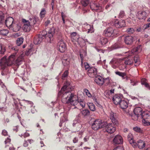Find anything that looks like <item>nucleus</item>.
<instances>
[{
	"instance_id": "3c124183",
	"label": "nucleus",
	"mask_w": 150,
	"mask_h": 150,
	"mask_svg": "<svg viewBox=\"0 0 150 150\" xmlns=\"http://www.w3.org/2000/svg\"><path fill=\"white\" fill-rule=\"evenodd\" d=\"M150 27V23L144 25L142 27V29L143 30H145L148 28Z\"/></svg>"
},
{
	"instance_id": "9d476101",
	"label": "nucleus",
	"mask_w": 150,
	"mask_h": 150,
	"mask_svg": "<svg viewBox=\"0 0 150 150\" xmlns=\"http://www.w3.org/2000/svg\"><path fill=\"white\" fill-rule=\"evenodd\" d=\"M122 95L119 94H116L114 95L112 98L113 102L116 105L119 104L122 100Z\"/></svg>"
},
{
	"instance_id": "680f3d73",
	"label": "nucleus",
	"mask_w": 150,
	"mask_h": 150,
	"mask_svg": "<svg viewBox=\"0 0 150 150\" xmlns=\"http://www.w3.org/2000/svg\"><path fill=\"white\" fill-rule=\"evenodd\" d=\"M73 142L74 143H77L78 142V139L77 137H74L73 139Z\"/></svg>"
},
{
	"instance_id": "9b49d317",
	"label": "nucleus",
	"mask_w": 150,
	"mask_h": 150,
	"mask_svg": "<svg viewBox=\"0 0 150 150\" xmlns=\"http://www.w3.org/2000/svg\"><path fill=\"white\" fill-rule=\"evenodd\" d=\"M90 8L93 11H100L102 9V7L96 2H92L91 3Z\"/></svg>"
},
{
	"instance_id": "4d7b16f0",
	"label": "nucleus",
	"mask_w": 150,
	"mask_h": 150,
	"mask_svg": "<svg viewBox=\"0 0 150 150\" xmlns=\"http://www.w3.org/2000/svg\"><path fill=\"white\" fill-rule=\"evenodd\" d=\"M125 72H122L120 71H116L115 72V74L119 75V76H121L124 74Z\"/></svg>"
},
{
	"instance_id": "dca6fc26",
	"label": "nucleus",
	"mask_w": 150,
	"mask_h": 150,
	"mask_svg": "<svg viewBox=\"0 0 150 150\" xmlns=\"http://www.w3.org/2000/svg\"><path fill=\"white\" fill-rule=\"evenodd\" d=\"M115 91V89L112 88L110 90H107L105 92L104 95L105 96L109 99L112 98V94L114 93Z\"/></svg>"
},
{
	"instance_id": "37998d69",
	"label": "nucleus",
	"mask_w": 150,
	"mask_h": 150,
	"mask_svg": "<svg viewBox=\"0 0 150 150\" xmlns=\"http://www.w3.org/2000/svg\"><path fill=\"white\" fill-rule=\"evenodd\" d=\"M86 26L87 28H88V31L87 33H92L93 32L91 30L93 29L92 27L89 25H87Z\"/></svg>"
},
{
	"instance_id": "1a4fd4ad",
	"label": "nucleus",
	"mask_w": 150,
	"mask_h": 150,
	"mask_svg": "<svg viewBox=\"0 0 150 150\" xmlns=\"http://www.w3.org/2000/svg\"><path fill=\"white\" fill-rule=\"evenodd\" d=\"M58 45L59 46V50L61 52H64L67 49L66 43L63 40H60L58 43Z\"/></svg>"
},
{
	"instance_id": "aec40b11",
	"label": "nucleus",
	"mask_w": 150,
	"mask_h": 150,
	"mask_svg": "<svg viewBox=\"0 0 150 150\" xmlns=\"http://www.w3.org/2000/svg\"><path fill=\"white\" fill-rule=\"evenodd\" d=\"M41 36L37 35L35 38L34 39V43L35 45H38L40 44L42 41V40L44 39L42 38Z\"/></svg>"
},
{
	"instance_id": "a18cd8bd",
	"label": "nucleus",
	"mask_w": 150,
	"mask_h": 150,
	"mask_svg": "<svg viewBox=\"0 0 150 150\" xmlns=\"http://www.w3.org/2000/svg\"><path fill=\"white\" fill-rule=\"evenodd\" d=\"M125 16V12L124 11H120L118 17L120 18H123Z\"/></svg>"
},
{
	"instance_id": "f704fd0d",
	"label": "nucleus",
	"mask_w": 150,
	"mask_h": 150,
	"mask_svg": "<svg viewBox=\"0 0 150 150\" xmlns=\"http://www.w3.org/2000/svg\"><path fill=\"white\" fill-rule=\"evenodd\" d=\"M134 60L135 63L136 64L135 65V66H137L140 64V62L139 59L137 56L134 57Z\"/></svg>"
},
{
	"instance_id": "f03ea898",
	"label": "nucleus",
	"mask_w": 150,
	"mask_h": 150,
	"mask_svg": "<svg viewBox=\"0 0 150 150\" xmlns=\"http://www.w3.org/2000/svg\"><path fill=\"white\" fill-rule=\"evenodd\" d=\"M10 48L15 51V53L9 56L8 59L4 57L2 58L0 62V66L1 69H4L8 66H10L14 64L16 65L20 64V62L23 59V56L18 57L17 52L18 49L16 47H11Z\"/></svg>"
},
{
	"instance_id": "72a5a7b5",
	"label": "nucleus",
	"mask_w": 150,
	"mask_h": 150,
	"mask_svg": "<svg viewBox=\"0 0 150 150\" xmlns=\"http://www.w3.org/2000/svg\"><path fill=\"white\" fill-rule=\"evenodd\" d=\"M8 33V30L6 29H3L0 31V34L3 35H6Z\"/></svg>"
},
{
	"instance_id": "4468645a",
	"label": "nucleus",
	"mask_w": 150,
	"mask_h": 150,
	"mask_svg": "<svg viewBox=\"0 0 150 150\" xmlns=\"http://www.w3.org/2000/svg\"><path fill=\"white\" fill-rule=\"evenodd\" d=\"M114 30L112 28H109L105 30V35L107 37H109L114 35Z\"/></svg>"
},
{
	"instance_id": "c85d7f7f",
	"label": "nucleus",
	"mask_w": 150,
	"mask_h": 150,
	"mask_svg": "<svg viewBox=\"0 0 150 150\" xmlns=\"http://www.w3.org/2000/svg\"><path fill=\"white\" fill-rule=\"evenodd\" d=\"M31 26V25H23V28L24 31L26 32H28L29 31L30 29Z\"/></svg>"
},
{
	"instance_id": "09e8293b",
	"label": "nucleus",
	"mask_w": 150,
	"mask_h": 150,
	"mask_svg": "<svg viewBox=\"0 0 150 150\" xmlns=\"http://www.w3.org/2000/svg\"><path fill=\"white\" fill-rule=\"evenodd\" d=\"M23 101L25 102V103H27V104H29L30 105V106L31 107L33 106V103L30 101L25 100L24 99H23L22 100Z\"/></svg>"
},
{
	"instance_id": "7ed1b4c3",
	"label": "nucleus",
	"mask_w": 150,
	"mask_h": 150,
	"mask_svg": "<svg viewBox=\"0 0 150 150\" xmlns=\"http://www.w3.org/2000/svg\"><path fill=\"white\" fill-rule=\"evenodd\" d=\"M97 72V70L96 68L91 67L88 69L87 74L91 77L93 78L96 77L95 81L98 85L101 86L103 84V78L100 76H96Z\"/></svg>"
},
{
	"instance_id": "13d9d810",
	"label": "nucleus",
	"mask_w": 150,
	"mask_h": 150,
	"mask_svg": "<svg viewBox=\"0 0 150 150\" xmlns=\"http://www.w3.org/2000/svg\"><path fill=\"white\" fill-rule=\"evenodd\" d=\"M29 134L28 133H25L23 135L21 134V136L20 135H19L21 137H22L23 136V137L24 138H25L27 137H28L29 136Z\"/></svg>"
},
{
	"instance_id": "774afa93",
	"label": "nucleus",
	"mask_w": 150,
	"mask_h": 150,
	"mask_svg": "<svg viewBox=\"0 0 150 150\" xmlns=\"http://www.w3.org/2000/svg\"><path fill=\"white\" fill-rule=\"evenodd\" d=\"M130 81H131V83H132V85L134 86L136 85L137 82H135L132 80H130Z\"/></svg>"
},
{
	"instance_id": "6e6d98bb",
	"label": "nucleus",
	"mask_w": 150,
	"mask_h": 150,
	"mask_svg": "<svg viewBox=\"0 0 150 150\" xmlns=\"http://www.w3.org/2000/svg\"><path fill=\"white\" fill-rule=\"evenodd\" d=\"M62 62L63 63L66 64L67 65H68L69 63V61H68L67 59H63Z\"/></svg>"
},
{
	"instance_id": "f3484780",
	"label": "nucleus",
	"mask_w": 150,
	"mask_h": 150,
	"mask_svg": "<svg viewBox=\"0 0 150 150\" xmlns=\"http://www.w3.org/2000/svg\"><path fill=\"white\" fill-rule=\"evenodd\" d=\"M14 23L13 19L12 17H9L7 18L5 20L6 25L7 27H8L9 28L12 26Z\"/></svg>"
},
{
	"instance_id": "58836bf2",
	"label": "nucleus",
	"mask_w": 150,
	"mask_h": 150,
	"mask_svg": "<svg viewBox=\"0 0 150 150\" xmlns=\"http://www.w3.org/2000/svg\"><path fill=\"white\" fill-rule=\"evenodd\" d=\"M110 82V80L108 77L104 79V83L105 84V85L107 86L108 85Z\"/></svg>"
},
{
	"instance_id": "423d86ee",
	"label": "nucleus",
	"mask_w": 150,
	"mask_h": 150,
	"mask_svg": "<svg viewBox=\"0 0 150 150\" xmlns=\"http://www.w3.org/2000/svg\"><path fill=\"white\" fill-rule=\"evenodd\" d=\"M107 132L110 134H112L116 130V127L113 126L112 123H108L106 122H104V127Z\"/></svg>"
},
{
	"instance_id": "2eb2a0df",
	"label": "nucleus",
	"mask_w": 150,
	"mask_h": 150,
	"mask_svg": "<svg viewBox=\"0 0 150 150\" xmlns=\"http://www.w3.org/2000/svg\"><path fill=\"white\" fill-rule=\"evenodd\" d=\"M123 139L120 135H116L113 139V142L115 144H119L122 143Z\"/></svg>"
},
{
	"instance_id": "de8ad7c7",
	"label": "nucleus",
	"mask_w": 150,
	"mask_h": 150,
	"mask_svg": "<svg viewBox=\"0 0 150 150\" xmlns=\"http://www.w3.org/2000/svg\"><path fill=\"white\" fill-rule=\"evenodd\" d=\"M133 130L138 132H142V130L141 129V128L140 127H135L133 128Z\"/></svg>"
},
{
	"instance_id": "4be33fe9",
	"label": "nucleus",
	"mask_w": 150,
	"mask_h": 150,
	"mask_svg": "<svg viewBox=\"0 0 150 150\" xmlns=\"http://www.w3.org/2000/svg\"><path fill=\"white\" fill-rule=\"evenodd\" d=\"M120 107L122 109H126L128 106V104L127 101L122 100L119 104Z\"/></svg>"
},
{
	"instance_id": "ea45409f",
	"label": "nucleus",
	"mask_w": 150,
	"mask_h": 150,
	"mask_svg": "<svg viewBox=\"0 0 150 150\" xmlns=\"http://www.w3.org/2000/svg\"><path fill=\"white\" fill-rule=\"evenodd\" d=\"M22 22L24 24V25H31L30 21H29L26 20L25 19H23Z\"/></svg>"
},
{
	"instance_id": "39448f33",
	"label": "nucleus",
	"mask_w": 150,
	"mask_h": 150,
	"mask_svg": "<svg viewBox=\"0 0 150 150\" xmlns=\"http://www.w3.org/2000/svg\"><path fill=\"white\" fill-rule=\"evenodd\" d=\"M103 125L102 120L100 119L95 120L91 125L92 129L94 130H97L103 128Z\"/></svg>"
},
{
	"instance_id": "864d4df0",
	"label": "nucleus",
	"mask_w": 150,
	"mask_h": 150,
	"mask_svg": "<svg viewBox=\"0 0 150 150\" xmlns=\"http://www.w3.org/2000/svg\"><path fill=\"white\" fill-rule=\"evenodd\" d=\"M77 35H77L76 33V32H73L71 34V38H72L73 39L74 37H76Z\"/></svg>"
},
{
	"instance_id": "c9c22d12",
	"label": "nucleus",
	"mask_w": 150,
	"mask_h": 150,
	"mask_svg": "<svg viewBox=\"0 0 150 150\" xmlns=\"http://www.w3.org/2000/svg\"><path fill=\"white\" fill-rule=\"evenodd\" d=\"M79 37L78 35H77L76 37H74L73 39L72 38H71V41L73 42L74 43L75 42H77L79 43Z\"/></svg>"
},
{
	"instance_id": "a211bd4d",
	"label": "nucleus",
	"mask_w": 150,
	"mask_h": 150,
	"mask_svg": "<svg viewBox=\"0 0 150 150\" xmlns=\"http://www.w3.org/2000/svg\"><path fill=\"white\" fill-rule=\"evenodd\" d=\"M133 38L131 36H127L124 39L125 43L127 45H131L133 42Z\"/></svg>"
},
{
	"instance_id": "c756f323",
	"label": "nucleus",
	"mask_w": 150,
	"mask_h": 150,
	"mask_svg": "<svg viewBox=\"0 0 150 150\" xmlns=\"http://www.w3.org/2000/svg\"><path fill=\"white\" fill-rule=\"evenodd\" d=\"M89 0H81L80 3L81 5L83 6H86L89 4Z\"/></svg>"
},
{
	"instance_id": "4c0bfd02",
	"label": "nucleus",
	"mask_w": 150,
	"mask_h": 150,
	"mask_svg": "<svg viewBox=\"0 0 150 150\" xmlns=\"http://www.w3.org/2000/svg\"><path fill=\"white\" fill-rule=\"evenodd\" d=\"M11 139L8 137L4 141V143L6 145V146H8L9 144H10Z\"/></svg>"
},
{
	"instance_id": "bb28decb",
	"label": "nucleus",
	"mask_w": 150,
	"mask_h": 150,
	"mask_svg": "<svg viewBox=\"0 0 150 150\" xmlns=\"http://www.w3.org/2000/svg\"><path fill=\"white\" fill-rule=\"evenodd\" d=\"M127 139L129 143L132 145L134 142L133 139L132 134L131 133H129L128 134L127 136Z\"/></svg>"
},
{
	"instance_id": "ddd939ff",
	"label": "nucleus",
	"mask_w": 150,
	"mask_h": 150,
	"mask_svg": "<svg viewBox=\"0 0 150 150\" xmlns=\"http://www.w3.org/2000/svg\"><path fill=\"white\" fill-rule=\"evenodd\" d=\"M115 25L117 28H121L125 26V22L124 20H121L119 21L117 20H116L115 22Z\"/></svg>"
},
{
	"instance_id": "e2e57ef3",
	"label": "nucleus",
	"mask_w": 150,
	"mask_h": 150,
	"mask_svg": "<svg viewBox=\"0 0 150 150\" xmlns=\"http://www.w3.org/2000/svg\"><path fill=\"white\" fill-rule=\"evenodd\" d=\"M2 134L4 136H6L7 134V132L5 130H3L2 131Z\"/></svg>"
},
{
	"instance_id": "8fccbe9b",
	"label": "nucleus",
	"mask_w": 150,
	"mask_h": 150,
	"mask_svg": "<svg viewBox=\"0 0 150 150\" xmlns=\"http://www.w3.org/2000/svg\"><path fill=\"white\" fill-rule=\"evenodd\" d=\"M84 92L86 93V95L88 97H91V95L88 89H85Z\"/></svg>"
},
{
	"instance_id": "412c9836",
	"label": "nucleus",
	"mask_w": 150,
	"mask_h": 150,
	"mask_svg": "<svg viewBox=\"0 0 150 150\" xmlns=\"http://www.w3.org/2000/svg\"><path fill=\"white\" fill-rule=\"evenodd\" d=\"M146 13L144 11L139 12L137 13V17L139 19H142L146 17Z\"/></svg>"
},
{
	"instance_id": "79ce46f5",
	"label": "nucleus",
	"mask_w": 150,
	"mask_h": 150,
	"mask_svg": "<svg viewBox=\"0 0 150 150\" xmlns=\"http://www.w3.org/2000/svg\"><path fill=\"white\" fill-rule=\"evenodd\" d=\"M30 24L31 25H34L36 23V21L34 18H30L29 19Z\"/></svg>"
},
{
	"instance_id": "b1692460",
	"label": "nucleus",
	"mask_w": 150,
	"mask_h": 150,
	"mask_svg": "<svg viewBox=\"0 0 150 150\" xmlns=\"http://www.w3.org/2000/svg\"><path fill=\"white\" fill-rule=\"evenodd\" d=\"M1 49L0 50V54L4 55L6 51V47L5 45L2 44H0Z\"/></svg>"
},
{
	"instance_id": "2f4dec72",
	"label": "nucleus",
	"mask_w": 150,
	"mask_h": 150,
	"mask_svg": "<svg viewBox=\"0 0 150 150\" xmlns=\"http://www.w3.org/2000/svg\"><path fill=\"white\" fill-rule=\"evenodd\" d=\"M133 63V59L127 58L125 60V63L126 64L131 65Z\"/></svg>"
},
{
	"instance_id": "052dcab7",
	"label": "nucleus",
	"mask_w": 150,
	"mask_h": 150,
	"mask_svg": "<svg viewBox=\"0 0 150 150\" xmlns=\"http://www.w3.org/2000/svg\"><path fill=\"white\" fill-rule=\"evenodd\" d=\"M80 118L81 117L80 116V115H79L76 117L75 120H77V121L78 122V123H79L81 122Z\"/></svg>"
},
{
	"instance_id": "f257e3e1",
	"label": "nucleus",
	"mask_w": 150,
	"mask_h": 150,
	"mask_svg": "<svg viewBox=\"0 0 150 150\" xmlns=\"http://www.w3.org/2000/svg\"><path fill=\"white\" fill-rule=\"evenodd\" d=\"M74 88L71 83L67 81L64 83V86L58 93V96H62V102L64 103H70L71 105L75 106L78 104L83 108L85 105V102L82 100H78V97L71 91Z\"/></svg>"
},
{
	"instance_id": "20e7f679",
	"label": "nucleus",
	"mask_w": 150,
	"mask_h": 150,
	"mask_svg": "<svg viewBox=\"0 0 150 150\" xmlns=\"http://www.w3.org/2000/svg\"><path fill=\"white\" fill-rule=\"evenodd\" d=\"M55 30L54 28H51L47 33L45 30L40 32L39 35L41 36L44 39L45 38V41L48 42H51L53 39V35L55 33Z\"/></svg>"
},
{
	"instance_id": "393cba45",
	"label": "nucleus",
	"mask_w": 150,
	"mask_h": 150,
	"mask_svg": "<svg viewBox=\"0 0 150 150\" xmlns=\"http://www.w3.org/2000/svg\"><path fill=\"white\" fill-rule=\"evenodd\" d=\"M141 117L143 119V120H147L150 117V116L149 115V114L147 112H142Z\"/></svg>"
},
{
	"instance_id": "c03bdc74",
	"label": "nucleus",
	"mask_w": 150,
	"mask_h": 150,
	"mask_svg": "<svg viewBox=\"0 0 150 150\" xmlns=\"http://www.w3.org/2000/svg\"><path fill=\"white\" fill-rule=\"evenodd\" d=\"M142 122L145 125L149 126L150 125V122L147 120H143Z\"/></svg>"
},
{
	"instance_id": "bf43d9fd",
	"label": "nucleus",
	"mask_w": 150,
	"mask_h": 150,
	"mask_svg": "<svg viewBox=\"0 0 150 150\" xmlns=\"http://www.w3.org/2000/svg\"><path fill=\"white\" fill-rule=\"evenodd\" d=\"M121 77L122 78V79H126V80L128 79V78L126 76V74L125 72Z\"/></svg>"
},
{
	"instance_id": "69168bd1",
	"label": "nucleus",
	"mask_w": 150,
	"mask_h": 150,
	"mask_svg": "<svg viewBox=\"0 0 150 150\" xmlns=\"http://www.w3.org/2000/svg\"><path fill=\"white\" fill-rule=\"evenodd\" d=\"M50 23V21L49 20H47L45 23V25L46 26H47Z\"/></svg>"
},
{
	"instance_id": "5fc2aeb1",
	"label": "nucleus",
	"mask_w": 150,
	"mask_h": 150,
	"mask_svg": "<svg viewBox=\"0 0 150 150\" xmlns=\"http://www.w3.org/2000/svg\"><path fill=\"white\" fill-rule=\"evenodd\" d=\"M68 72L67 71H66L62 75V77L63 78H65L68 75Z\"/></svg>"
},
{
	"instance_id": "603ef678",
	"label": "nucleus",
	"mask_w": 150,
	"mask_h": 150,
	"mask_svg": "<svg viewBox=\"0 0 150 150\" xmlns=\"http://www.w3.org/2000/svg\"><path fill=\"white\" fill-rule=\"evenodd\" d=\"M84 67L86 70H87L89 69L90 67L89 64L87 62L84 63Z\"/></svg>"
},
{
	"instance_id": "a878e982",
	"label": "nucleus",
	"mask_w": 150,
	"mask_h": 150,
	"mask_svg": "<svg viewBox=\"0 0 150 150\" xmlns=\"http://www.w3.org/2000/svg\"><path fill=\"white\" fill-rule=\"evenodd\" d=\"M90 109L92 111H94L96 110V108L94 105L91 103H88L87 104Z\"/></svg>"
},
{
	"instance_id": "6ab92c4d",
	"label": "nucleus",
	"mask_w": 150,
	"mask_h": 150,
	"mask_svg": "<svg viewBox=\"0 0 150 150\" xmlns=\"http://www.w3.org/2000/svg\"><path fill=\"white\" fill-rule=\"evenodd\" d=\"M20 28L21 25H20L17 23H16L14 22L12 26L9 29L13 30L14 32H16L19 30Z\"/></svg>"
},
{
	"instance_id": "f8f14e48",
	"label": "nucleus",
	"mask_w": 150,
	"mask_h": 150,
	"mask_svg": "<svg viewBox=\"0 0 150 150\" xmlns=\"http://www.w3.org/2000/svg\"><path fill=\"white\" fill-rule=\"evenodd\" d=\"M145 145V144L144 142L142 140H140L137 142V143L134 142L132 146L134 148L138 147L139 149H142L143 148Z\"/></svg>"
},
{
	"instance_id": "7c9ffc66",
	"label": "nucleus",
	"mask_w": 150,
	"mask_h": 150,
	"mask_svg": "<svg viewBox=\"0 0 150 150\" xmlns=\"http://www.w3.org/2000/svg\"><path fill=\"white\" fill-rule=\"evenodd\" d=\"M23 39L22 38H17L16 40V43L17 45L19 46L21 45L23 43Z\"/></svg>"
},
{
	"instance_id": "0e129e2a",
	"label": "nucleus",
	"mask_w": 150,
	"mask_h": 150,
	"mask_svg": "<svg viewBox=\"0 0 150 150\" xmlns=\"http://www.w3.org/2000/svg\"><path fill=\"white\" fill-rule=\"evenodd\" d=\"M113 150H123V149L122 147L118 146L115 148Z\"/></svg>"
},
{
	"instance_id": "6e6552de",
	"label": "nucleus",
	"mask_w": 150,
	"mask_h": 150,
	"mask_svg": "<svg viewBox=\"0 0 150 150\" xmlns=\"http://www.w3.org/2000/svg\"><path fill=\"white\" fill-rule=\"evenodd\" d=\"M117 114L112 111L110 112L109 117L112 122L114 125L117 126L118 124V122L117 119Z\"/></svg>"
},
{
	"instance_id": "cd10ccee",
	"label": "nucleus",
	"mask_w": 150,
	"mask_h": 150,
	"mask_svg": "<svg viewBox=\"0 0 150 150\" xmlns=\"http://www.w3.org/2000/svg\"><path fill=\"white\" fill-rule=\"evenodd\" d=\"M146 79H143L141 80L142 84V85H144L145 86L148 88L150 90V86L148 83L146 82Z\"/></svg>"
},
{
	"instance_id": "e433bc0d",
	"label": "nucleus",
	"mask_w": 150,
	"mask_h": 150,
	"mask_svg": "<svg viewBox=\"0 0 150 150\" xmlns=\"http://www.w3.org/2000/svg\"><path fill=\"white\" fill-rule=\"evenodd\" d=\"M4 16L3 12L0 11V23H2L4 20Z\"/></svg>"
},
{
	"instance_id": "338daca9",
	"label": "nucleus",
	"mask_w": 150,
	"mask_h": 150,
	"mask_svg": "<svg viewBox=\"0 0 150 150\" xmlns=\"http://www.w3.org/2000/svg\"><path fill=\"white\" fill-rule=\"evenodd\" d=\"M23 146L25 147H27L28 146V143L27 141H25L23 144Z\"/></svg>"
},
{
	"instance_id": "473e14b6",
	"label": "nucleus",
	"mask_w": 150,
	"mask_h": 150,
	"mask_svg": "<svg viewBox=\"0 0 150 150\" xmlns=\"http://www.w3.org/2000/svg\"><path fill=\"white\" fill-rule=\"evenodd\" d=\"M82 114L84 116H88L90 115V111L88 109L83 110L81 111Z\"/></svg>"
},
{
	"instance_id": "0eeeda50",
	"label": "nucleus",
	"mask_w": 150,
	"mask_h": 150,
	"mask_svg": "<svg viewBox=\"0 0 150 150\" xmlns=\"http://www.w3.org/2000/svg\"><path fill=\"white\" fill-rule=\"evenodd\" d=\"M142 109L140 107H138L135 108L133 111L134 114L131 115L132 119L134 120H137L138 117L141 116L142 113Z\"/></svg>"
},
{
	"instance_id": "49530a36",
	"label": "nucleus",
	"mask_w": 150,
	"mask_h": 150,
	"mask_svg": "<svg viewBox=\"0 0 150 150\" xmlns=\"http://www.w3.org/2000/svg\"><path fill=\"white\" fill-rule=\"evenodd\" d=\"M89 137L88 136H86L83 139L84 142H81L80 144V146H81L83 143L88 142V141L89 140Z\"/></svg>"
},
{
	"instance_id": "5701e85b",
	"label": "nucleus",
	"mask_w": 150,
	"mask_h": 150,
	"mask_svg": "<svg viewBox=\"0 0 150 150\" xmlns=\"http://www.w3.org/2000/svg\"><path fill=\"white\" fill-rule=\"evenodd\" d=\"M46 12L47 11L45 8H42L39 14L40 18L42 19H43L45 17Z\"/></svg>"
},
{
	"instance_id": "a19ab883",
	"label": "nucleus",
	"mask_w": 150,
	"mask_h": 150,
	"mask_svg": "<svg viewBox=\"0 0 150 150\" xmlns=\"http://www.w3.org/2000/svg\"><path fill=\"white\" fill-rule=\"evenodd\" d=\"M126 32L129 34H132L134 32V30L132 28H128L126 30Z\"/></svg>"
}]
</instances>
